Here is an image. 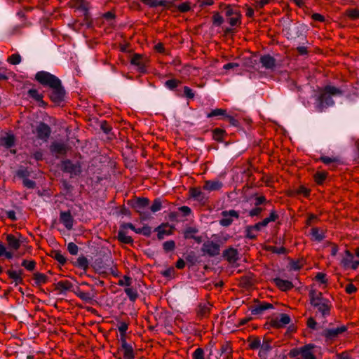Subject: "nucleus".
Instances as JSON below:
<instances>
[{
  "mask_svg": "<svg viewBox=\"0 0 359 359\" xmlns=\"http://www.w3.org/2000/svg\"><path fill=\"white\" fill-rule=\"evenodd\" d=\"M128 329V325L125 322H120L118 324V330L120 333H126Z\"/></svg>",
  "mask_w": 359,
  "mask_h": 359,
  "instance_id": "5fc2aeb1",
  "label": "nucleus"
},
{
  "mask_svg": "<svg viewBox=\"0 0 359 359\" xmlns=\"http://www.w3.org/2000/svg\"><path fill=\"white\" fill-rule=\"evenodd\" d=\"M15 144V137L12 134H6L0 138V145L9 149Z\"/></svg>",
  "mask_w": 359,
  "mask_h": 359,
  "instance_id": "5701e85b",
  "label": "nucleus"
},
{
  "mask_svg": "<svg viewBox=\"0 0 359 359\" xmlns=\"http://www.w3.org/2000/svg\"><path fill=\"white\" fill-rule=\"evenodd\" d=\"M50 88L52 89V92L50 95L51 100L55 103H60L62 101L65 93L62 86L61 81L59 85L56 86V87H51Z\"/></svg>",
  "mask_w": 359,
  "mask_h": 359,
  "instance_id": "6e6552de",
  "label": "nucleus"
},
{
  "mask_svg": "<svg viewBox=\"0 0 359 359\" xmlns=\"http://www.w3.org/2000/svg\"><path fill=\"white\" fill-rule=\"evenodd\" d=\"M225 131L220 128H215L212 131V137L215 140L221 142L223 140Z\"/></svg>",
  "mask_w": 359,
  "mask_h": 359,
  "instance_id": "473e14b6",
  "label": "nucleus"
},
{
  "mask_svg": "<svg viewBox=\"0 0 359 359\" xmlns=\"http://www.w3.org/2000/svg\"><path fill=\"white\" fill-rule=\"evenodd\" d=\"M202 250L204 253L213 257L219 254L220 247L219 244L212 241H208L203 243Z\"/></svg>",
  "mask_w": 359,
  "mask_h": 359,
  "instance_id": "423d86ee",
  "label": "nucleus"
},
{
  "mask_svg": "<svg viewBox=\"0 0 359 359\" xmlns=\"http://www.w3.org/2000/svg\"><path fill=\"white\" fill-rule=\"evenodd\" d=\"M71 5L72 7L81 10L85 13H86L89 8L88 3L85 0H71Z\"/></svg>",
  "mask_w": 359,
  "mask_h": 359,
  "instance_id": "a878e982",
  "label": "nucleus"
},
{
  "mask_svg": "<svg viewBox=\"0 0 359 359\" xmlns=\"http://www.w3.org/2000/svg\"><path fill=\"white\" fill-rule=\"evenodd\" d=\"M340 264L345 269H351L355 270L359 266V260L355 259L354 255L349 250H346L341 255Z\"/></svg>",
  "mask_w": 359,
  "mask_h": 359,
  "instance_id": "20e7f679",
  "label": "nucleus"
},
{
  "mask_svg": "<svg viewBox=\"0 0 359 359\" xmlns=\"http://www.w3.org/2000/svg\"><path fill=\"white\" fill-rule=\"evenodd\" d=\"M179 11L186 13L191 10V5L189 2H184L177 6Z\"/></svg>",
  "mask_w": 359,
  "mask_h": 359,
  "instance_id": "49530a36",
  "label": "nucleus"
},
{
  "mask_svg": "<svg viewBox=\"0 0 359 359\" xmlns=\"http://www.w3.org/2000/svg\"><path fill=\"white\" fill-rule=\"evenodd\" d=\"M315 279L323 284H325L327 283L326 275L321 272L316 274Z\"/></svg>",
  "mask_w": 359,
  "mask_h": 359,
  "instance_id": "864d4df0",
  "label": "nucleus"
},
{
  "mask_svg": "<svg viewBox=\"0 0 359 359\" xmlns=\"http://www.w3.org/2000/svg\"><path fill=\"white\" fill-rule=\"evenodd\" d=\"M222 218L219 220V224L222 226H230L235 219H238L239 213L234 210H224L221 212Z\"/></svg>",
  "mask_w": 359,
  "mask_h": 359,
  "instance_id": "39448f33",
  "label": "nucleus"
},
{
  "mask_svg": "<svg viewBox=\"0 0 359 359\" xmlns=\"http://www.w3.org/2000/svg\"><path fill=\"white\" fill-rule=\"evenodd\" d=\"M346 330V327L345 326H339L337 327L329 328L324 330L323 335L326 338L327 340L332 341L337 338Z\"/></svg>",
  "mask_w": 359,
  "mask_h": 359,
  "instance_id": "0eeeda50",
  "label": "nucleus"
},
{
  "mask_svg": "<svg viewBox=\"0 0 359 359\" xmlns=\"http://www.w3.org/2000/svg\"><path fill=\"white\" fill-rule=\"evenodd\" d=\"M22 266L28 271H33L36 266V262L34 260H23Z\"/></svg>",
  "mask_w": 359,
  "mask_h": 359,
  "instance_id": "ea45409f",
  "label": "nucleus"
},
{
  "mask_svg": "<svg viewBox=\"0 0 359 359\" xmlns=\"http://www.w3.org/2000/svg\"><path fill=\"white\" fill-rule=\"evenodd\" d=\"M79 266L82 269H86L88 266V259L85 257H80L77 259Z\"/></svg>",
  "mask_w": 359,
  "mask_h": 359,
  "instance_id": "3c124183",
  "label": "nucleus"
},
{
  "mask_svg": "<svg viewBox=\"0 0 359 359\" xmlns=\"http://www.w3.org/2000/svg\"><path fill=\"white\" fill-rule=\"evenodd\" d=\"M125 292L130 299V301L135 302L137 298V292L135 290L131 287H127L125 289Z\"/></svg>",
  "mask_w": 359,
  "mask_h": 359,
  "instance_id": "4c0bfd02",
  "label": "nucleus"
},
{
  "mask_svg": "<svg viewBox=\"0 0 359 359\" xmlns=\"http://www.w3.org/2000/svg\"><path fill=\"white\" fill-rule=\"evenodd\" d=\"M20 238H22L21 235H18L16 236L13 234H8L6 236V241L8 243V248L11 250H17L20 248L21 245Z\"/></svg>",
  "mask_w": 359,
  "mask_h": 359,
  "instance_id": "9d476101",
  "label": "nucleus"
},
{
  "mask_svg": "<svg viewBox=\"0 0 359 359\" xmlns=\"http://www.w3.org/2000/svg\"><path fill=\"white\" fill-rule=\"evenodd\" d=\"M174 5V1L158 0V6H162L166 9H170Z\"/></svg>",
  "mask_w": 359,
  "mask_h": 359,
  "instance_id": "a18cd8bd",
  "label": "nucleus"
},
{
  "mask_svg": "<svg viewBox=\"0 0 359 359\" xmlns=\"http://www.w3.org/2000/svg\"><path fill=\"white\" fill-rule=\"evenodd\" d=\"M132 65L137 66L140 69H143L144 67L143 57L140 54H135L130 60Z\"/></svg>",
  "mask_w": 359,
  "mask_h": 359,
  "instance_id": "7c9ffc66",
  "label": "nucleus"
},
{
  "mask_svg": "<svg viewBox=\"0 0 359 359\" xmlns=\"http://www.w3.org/2000/svg\"><path fill=\"white\" fill-rule=\"evenodd\" d=\"M175 243L173 241H165L163 243V249L166 252L172 251L175 249Z\"/></svg>",
  "mask_w": 359,
  "mask_h": 359,
  "instance_id": "8fccbe9b",
  "label": "nucleus"
},
{
  "mask_svg": "<svg viewBox=\"0 0 359 359\" xmlns=\"http://www.w3.org/2000/svg\"><path fill=\"white\" fill-rule=\"evenodd\" d=\"M302 267V264L299 261H293L290 263V269L294 271L299 270Z\"/></svg>",
  "mask_w": 359,
  "mask_h": 359,
  "instance_id": "680f3d73",
  "label": "nucleus"
},
{
  "mask_svg": "<svg viewBox=\"0 0 359 359\" xmlns=\"http://www.w3.org/2000/svg\"><path fill=\"white\" fill-rule=\"evenodd\" d=\"M118 239L123 243L129 244L133 243V238L127 234L125 230L121 228L118 233Z\"/></svg>",
  "mask_w": 359,
  "mask_h": 359,
  "instance_id": "c85d7f7f",
  "label": "nucleus"
},
{
  "mask_svg": "<svg viewBox=\"0 0 359 359\" xmlns=\"http://www.w3.org/2000/svg\"><path fill=\"white\" fill-rule=\"evenodd\" d=\"M157 236L159 240H162L165 236L171 234L172 231L170 228L166 224H163L156 228Z\"/></svg>",
  "mask_w": 359,
  "mask_h": 359,
  "instance_id": "393cba45",
  "label": "nucleus"
},
{
  "mask_svg": "<svg viewBox=\"0 0 359 359\" xmlns=\"http://www.w3.org/2000/svg\"><path fill=\"white\" fill-rule=\"evenodd\" d=\"M348 16L352 19L359 18V11L357 9H352L348 11Z\"/></svg>",
  "mask_w": 359,
  "mask_h": 359,
  "instance_id": "bf43d9fd",
  "label": "nucleus"
},
{
  "mask_svg": "<svg viewBox=\"0 0 359 359\" xmlns=\"http://www.w3.org/2000/svg\"><path fill=\"white\" fill-rule=\"evenodd\" d=\"M260 62L266 69H272L275 66L274 58L269 55L261 57Z\"/></svg>",
  "mask_w": 359,
  "mask_h": 359,
  "instance_id": "bb28decb",
  "label": "nucleus"
},
{
  "mask_svg": "<svg viewBox=\"0 0 359 359\" xmlns=\"http://www.w3.org/2000/svg\"><path fill=\"white\" fill-rule=\"evenodd\" d=\"M118 353L121 354L123 359H135L134 349L130 344L121 346L118 348Z\"/></svg>",
  "mask_w": 359,
  "mask_h": 359,
  "instance_id": "9b49d317",
  "label": "nucleus"
},
{
  "mask_svg": "<svg viewBox=\"0 0 359 359\" xmlns=\"http://www.w3.org/2000/svg\"><path fill=\"white\" fill-rule=\"evenodd\" d=\"M228 21L231 26L239 25L241 23V14L240 11L228 18Z\"/></svg>",
  "mask_w": 359,
  "mask_h": 359,
  "instance_id": "2f4dec72",
  "label": "nucleus"
},
{
  "mask_svg": "<svg viewBox=\"0 0 359 359\" xmlns=\"http://www.w3.org/2000/svg\"><path fill=\"white\" fill-rule=\"evenodd\" d=\"M149 200L147 198H138L133 204V208L140 215H144V209L148 207Z\"/></svg>",
  "mask_w": 359,
  "mask_h": 359,
  "instance_id": "1a4fd4ad",
  "label": "nucleus"
},
{
  "mask_svg": "<svg viewBox=\"0 0 359 359\" xmlns=\"http://www.w3.org/2000/svg\"><path fill=\"white\" fill-rule=\"evenodd\" d=\"M326 178V175L323 172H318L315 175L316 182L318 184L322 183Z\"/></svg>",
  "mask_w": 359,
  "mask_h": 359,
  "instance_id": "4d7b16f0",
  "label": "nucleus"
},
{
  "mask_svg": "<svg viewBox=\"0 0 359 359\" xmlns=\"http://www.w3.org/2000/svg\"><path fill=\"white\" fill-rule=\"evenodd\" d=\"M184 93L187 97L192 99L194 97V93L193 90L188 86L184 87Z\"/></svg>",
  "mask_w": 359,
  "mask_h": 359,
  "instance_id": "052dcab7",
  "label": "nucleus"
},
{
  "mask_svg": "<svg viewBox=\"0 0 359 359\" xmlns=\"http://www.w3.org/2000/svg\"><path fill=\"white\" fill-rule=\"evenodd\" d=\"M76 295L78 297H79L81 299L84 300L86 302H90L93 299V296L90 292H84L81 290H79L76 292Z\"/></svg>",
  "mask_w": 359,
  "mask_h": 359,
  "instance_id": "e433bc0d",
  "label": "nucleus"
},
{
  "mask_svg": "<svg viewBox=\"0 0 359 359\" xmlns=\"http://www.w3.org/2000/svg\"><path fill=\"white\" fill-rule=\"evenodd\" d=\"M151 229L149 226L145 225L141 228V234H143L144 236H149L151 235Z\"/></svg>",
  "mask_w": 359,
  "mask_h": 359,
  "instance_id": "e2e57ef3",
  "label": "nucleus"
},
{
  "mask_svg": "<svg viewBox=\"0 0 359 359\" xmlns=\"http://www.w3.org/2000/svg\"><path fill=\"white\" fill-rule=\"evenodd\" d=\"M35 79L45 86L56 87L60 84V80L49 72L41 71L36 74Z\"/></svg>",
  "mask_w": 359,
  "mask_h": 359,
  "instance_id": "f03ea898",
  "label": "nucleus"
},
{
  "mask_svg": "<svg viewBox=\"0 0 359 359\" xmlns=\"http://www.w3.org/2000/svg\"><path fill=\"white\" fill-rule=\"evenodd\" d=\"M345 290L348 294H353L356 292L357 289L353 284L349 283L346 286Z\"/></svg>",
  "mask_w": 359,
  "mask_h": 359,
  "instance_id": "0e129e2a",
  "label": "nucleus"
},
{
  "mask_svg": "<svg viewBox=\"0 0 359 359\" xmlns=\"http://www.w3.org/2000/svg\"><path fill=\"white\" fill-rule=\"evenodd\" d=\"M320 161L324 163L326 165H329L332 163L336 162L337 158L328 156H322L320 158Z\"/></svg>",
  "mask_w": 359,
  "mask_h": 359,
  "instance_id": "6e6d98bb",
  "label": "nucleus"
},
{
  "mask_svg": "<svg viewBox=\"0 0 359 359\" xmlns=\"http://www.w3.org/2000/svg\"><path fill=\"white\" fill-rule=\"evenodd\" d=\"M212 22L214 25L219 26L224 22L223 17L219 13H216L212 16Z\"/></svg>",
  "mask_w": 359,
  "mask_h": 359,
  "instance_id": "de8ad7c7",
  "label": "nucleus"
},
{
  "mask_svg": "<svg viewBox=\"0 0 359 359\" xmlns=\"http://www.w3.org/2000/svg\"><path fill=\"white\" fill-rule=\"evenodd\" d=\"M180 84L181 81L177 79H170L165 83V87L170 90H174Z\"/></svg>",
  "mask_w": 359,
  "mask_h": 359,
  "instance_id": "c9c22d12",
  "label": "nucleus"
},
{
  "mask_svg": "<svg viewBox=\"0 0 359 359\" xmlns=\"http://www.w3.org/2000/svg\"><path fill=\"white\" fill-rule=\"evenodd\" d=\"M51 150L57 154H63L66 151V147L62 143H55L51 146Z\"/></svg>",
  "mask_w": 359,
  "mask_h": 359,
  "instance_id": "72a5a7b5",
  "label": "nucleus"
},
{
  "mask_svg": "<svg viewBox=\"0 0 359 359\" xmlns=\"http://www.w3.org/2000/svg\"><path fill=\"white\" fill-rule=\"evenodd\" d=\"M222 182L219 180H206L203 189L208 191H217L222 187Z\"/></svg>",
  "mask_w": 359,
  "mask_h": 359,
  "instance_id": "2eb2a0df",
  "label": "nucleus"
},
{
  "mask_svg": "<svg viewBox=\"0 0 359 359\" xmlns=\"http://www.w3.org/2000/svg\"><path fill=\"white\" fill-rule=\"evenodd\" d=\"M7 274L8 277L15 282V285H19L22 283L23 278H22V271L18 270H8Z\"/></svg>",
  "mask_w": 359,
  "mask_h": 359,
  "instance_id": "412c9836",
  "label": "nucleus"
},
{
  "mask_svg": "<svg viewBox=\"0 0 359 359\" xmlns=\"http://www.w3.org/2000/svg\"><path fill=\"white\" fill-rule=\"evenodd\" d=\"M290 321V318L287 314L281 313L279 317L272 320L271 323L273 327L279 328L288 325Z\"/></svg>",
  "mask_w": 359,
  "mask_h": 359,
  "instance_id": "ddd939ff",
  "label": "nucleus"
},
{
  "mask_svg": "<svg viewBox=\"0 0 359 359\" xmlns=\"http://www.w3.org/2000/svg\"><path fill=\"white\" fill-rule=\"evenodd\" d=\"M142 1L149 7L155 8L158 6V0H142Z\"/></svg>",
  "mask_w": 359,
  "mask_h": 359,
  "instance_id": "13d9d810",
  "label": "nucleus"
},
{
  "mask_svg": "<svg viewBox=\"0 0 359 359\" xmlns=\"http://www.w3.org/2000/svg\"><path fill=\"white\" fill-rule=\"evenodd\" d=\"M131 284V280H130V278L128 277V276H124L122 280H119V285H126V286H130Z\"/></svg>",
  "mask_w": 359,
  "mask_h": 359,
  "instance_id": "69168bd1",
  "label": "nucleus"
},
{
  "mask_svg": "<svg viewBox=\"0 0 359 359\" xmlns=\"http://www.w3.org/2000/svg\"><path fill=\"white\" fill-rule=\"evenodd\" d=\"M209 311H210V306L205 304L203 306H200L198 313L201 316H205L209 313Z\"/></svg>",
  "mask_w": 359,
  "mask_h": 359,
  "instance_id": "603ef678",
  "label": "nucleus"
},
{
  "mask_svg": "<svg viewBox=\"0 0 359 359\" xmlns=\"http://www.w3.org/2000/svg\"><path fill=\"white\" fill-rule=\"evenodd\" d=\"M218 116H226V111L223 109H215L207 114L208 118H211Z\"/></svg>",
  "mask_w": 359,
  "mask_h": 359,
  "instance_id": "f704fd0d",
  "label": "nucleus"
},
{
  "mask_svg": "<svg viewBox=\"0 0 359 359\" xmlns=\"http://www.w3.org/2000/svg\"><path fill=\"white\" fill-rule=\"evenodd\" d=\"M162 208L161 202L158 198L154 201L153 204L150 207V210L153 212L159 211Z\"/></svg>",
  "mask_w": 359,
  "mask_h": 359,
  "instance_id": "c03bdc74",
  "label": "nucleus"
},
{
  "mask_svg": "<svg viewBox=\"0 0 359 359\" xmlns=\"http://www.w3.org/2000/svg\"><path fill=\"white\" fill-rule=\"evenodd\" d=\"M190 195L195 200L201 202L205 203L208 200V197L205 195V194L201 191L199 187L191 188L189 191Z\"/></svg>",
  "mask_w": 359,
  "mask_h": 359,
  "instance_id": "dca6fc26",
  "label": "nucleus"
},
{
  "mask_svg": "<svg viewBox=\"0 0 359 359\" xmlns=\"http://www.w3.org/2000/svg\"><path fill=\"white\" fill-rule=\"evenodd\" d=\"M1 256H5L7 259H11L13 257V253L7 251L3 243H0V257Z\"/></svg>",
  "mask_w": 359,
  "mask_h": 359,
  "instance_id": "37998d69",
  "label": "nucleus"
},
{
  "mask_svg": "<svg viewBox=\"0 0 359 359\" xmlns=\"http://www.w3.org/2000/svg\"><path fill=\"white\" fill-rule=\"evenodd\" d=\"M239 65L236 62H229L224 65L223 68L226 70L236 68Z\"/></svg>",
  "mask_w": 359,
  "mask_h": 359,
  "instance_id": "338daca9",
  "label": "nucleus"
},
{
  "mask_svg": "<svg viewBox=\"0 0 359 359\" xmlns=\"http://www.w3.org/2000/svg\"><path fill=\"white\" fill-rule=\"evenodd\" d=\"M193 359H205L204 351L201 348H197L192 353Z\"/></svg>",
  "mask_w": 359,
  "mask_h": 359,
  "instance_id": "a19ab883",
  "label": "nucleus"
},
{
  "mask_svg": "<svg viewBox=\"0 0 359 359\" xmlns=\"http://www.w3.org/2000/svg\"><path fill=\"white\" fill-rule=\"evenodd\" d=\"M273 305L270 303L263 302L262 304H259L251 309V313L253 315H258L261 314L264 311L272 309Z\"/></svg>",
  "mask_w": 359,
  "mask_h": 359,
  "instance_id": "b1692460",
  "label": "nucleus"
},
{
  "mask_svg": "<svg viewBox=\"0 0 359 359\" xmlns=\"http://www.w3.org/2000/svg\"><path fill=\"white\" fill-rule=\"evenodd\" d=\"M238 11H239L237 8H236L235 7H233L231 5L225 6L224 12H225V15L227 18H229L230 16L233 15Z\"/></svg>",
  "mask_w": 359,
  "mask_h": 359,
  "instance_id": "79ce46f5",
  "label": "nucleus"
},
{
  "mask_svg": "<svg viewBox=\"0 0 359 359\" xmlns=\"http://www.w3.org/2000/svg\"><path fill=\"white\" fill-rule=\"evenodd\" d=\"M309 295L311 304L317 309L323 317L325 318L330 314L332 303L329 299L323 297L322 292L311 290Z\"/></svg>",
  "mask_w": 359,
  "mask_h": 359,
  "instance_id": "f257e3e1",
  "label": "nucleus"
},
{
  "mask_svg": "<svg viewBox=\"0 0 359 359\" xmlns=\"http://www.w3.org/2000/svg\"><path fill=\"white\" fill-rule=\"evenodd\" d=\"M34 280L35 285L40 286L47 283L48 277L44 273H35L34 274Z\"/></svg>",
  "mask_w": 359,
  "mask_h": 359,
  "instance_id": "c756f323",
  "label": "nucleus"
},
{
  "mask_svg": "<svg viewBox=\"0 0 359 359\" xmlns=\"http://www.w3.org/2000/svg\"><path fill=\"white\" fill-rule=\"evenodd\" d=\"M60 219L68 230L72 229L74 220L69 212H61Z\"/></svg>",
  "mask_w": 359,
  "mask_h": 359,
  "instance_id": "f3484780",
  "label": "nucleus"
},
{
  "mask_svg": "<svg viewBox=\"0 0 359 359\" xmlns=\"http://www.w3.org/2000/svg\"><path fill=\"white\" fill-rule=\"evenodd\" d=\"M28 95L30 97L37 102L39 106L44 107L46 105L45 102L43 100V96L38 90L32 88L29 90Z\"/></svg>",
  "mask_w": 359,
  "mask_h": 359,
  "instance_id": "4be33fe9",
  "label": "nucleus"
},
{
  "mask_svg": "<svg viewBox=\"0 0 359 359\" xmlns=\"http://www.w3.org/2000/svg\"><path fill=\"white\" fill-rule=\"evenodd\" d=\"M277 218V215L275 212H271L269 217L265 218L262 222L257 223L253 226L251 227L252 229H255L256 231H259L262 227L267 226V224L271 222H274Z\"/></svg>",
  "mask_w": 359,
  "mask_h": 359,
  "instance_id": "a211bd4d",
  "label": "nucleus"
},
{
  "mask_svg": "<svg viewBox=\"0 0 359 359\" xmlns=\"http://www.w3.org/2000/svg\"><path fill=\"white\" fill-rule=\"evenodd\" d=\"M36 134L39 138L46 140L50 134V128L48 125L40 123L36 127Z\"/></svg>",
  "mask_w": 359,
  "mask_h": 359,
  "instance_id": "f8f14e48",
  "label": "nucleus"
},
{
  "mask_svg": "<svg viewBox=\"0 0 359 359\" xmlns=\"http://www.w3.org/2000/svg\"><path fill=\"white\" fill-rule=\"evenodd\" d=\"M341 93V90L334 86H326L324 89V92L322 93L320 96V100L322 102H324L329 96L337 95H340Z\"/></svg>",
  "mask_w": 359,
  "mask_h": 359,
  "instance_id": "4468645a",
  "label": "nucleus"
},
{
  "mask_svg": "<svg viewBox=\"0 0 359 359\" xmlns=\"http://www.w3.org/2000/svg\"><path fill=\"white\" fill-rule=\"evenodd\" d=\"M8 62L13 65L21 62V56L18 53L13 54L8 58Z\"/></svg>",
  "mask_w": 359,
  "mask_h": 359,
  "instance_id": "58836bf2",
  "label": "nucleus"
},
{
  "mask_svg": "<svg viewBox=\"0 0 359 359\" xmlns=\"http://www.w3.org/2000/svg\"><path fill=\"white\" fill-rule=\"evenodd\" d=\"M67 250H68L69 252L71 255H77L78 251H79L78 246H77L75 243H72V242H71V243H69L68 244V245H67Z\"/></svg>",
  "mask_w": 359,
  "mask_h": 359,
  "instance_id": "09e8293b",
  "label": "nucleus"
},
{
  "mask_svg": "<svg viewBox=\"0 0 359 359\" xmlns=\"http://www.w3.org/2000/svg\"><path fill=\"white\" fill-rule=\"evenodd\" d=\"M261 346V341L259 339H255L250 344V346L252 349H257Z\"/></svg>",
  "mask_w": 359,
  "mask_h": 359,
  "instance_id": "774afa93",
  "label": "nucleus"
},
{
  "mask_svg": "<svg viewBox=\"0 0 359 359\" xmlns=\"http://www.w3.org/2000/svg\"><path fill=\"white\" fill-rule=\"evenodd\" d=\"M314 346L307 344L299 348L293 349L290 352L292 357H296V359H316L313 348Z\"/></svg>",
  "mask_w": 359,
  "mask_h": 359,
  "instance_id": "7ed1b4c3",
  "label": "nucleus"
},
{
  "mask_svg": "<svg viewBox=\"0 0 359 359\" xmlns=\"http://www.w3.org/2000/svg\"><path fill=\"white\" fill-rule=\"evenodd\" d=\"M224 257L230 263H234L238 260V250L233 248H229L223 252Z\"/></svg>",
  "mask_w": 359,
  "mask_h": 359,
  "instance_id": "6ab92c4d",
  "label": "nucleus"
},
{
  "mask_svg": "<svg viewBox=\"0 0 359 359\" xmlns=\"http://www.w3.org/2000/svg\"><path fill=\"white\" fill-rule=\"evenodd\" d=\"M311 238L313 241L320 242L325 238V232L318 228H312L311 230Z\"/></svg>",
  "mask_w": 359,
  "mask_h": 359,
  "instance_id": "cd10ccee",
  "label": "nucleus"
},
{
  "mask_svg": "<svg viewBox=\"0 0 359 359\" xmlns=\"http://www.w3.org/2000/svg\"><path fill=\"white\" fill-rule=\"evenodd\" d=\"M276 285L282 291H287L293 287L292 282L283 280L279 278H276L273 280Z\"/></svg>",
  "mask_w": 359,
  "mask_h": 359,
  "instance_id": "aec40b11",
  "label": "nucleus"
}]
</instances>
